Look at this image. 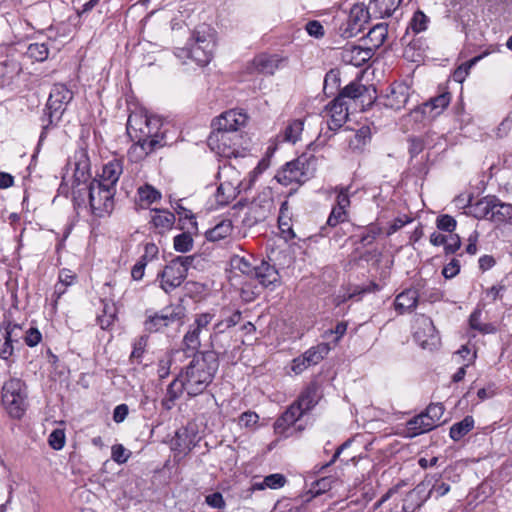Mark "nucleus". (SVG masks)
Instances as JSON below:
<instances>
[{"instance_id": "nucleus-1", "label": "nucleus", "mask_w": 512, "mask_h": 512, "mask_svg": "<svg viewBox=\"0 0 512 512\" xmlns=\"http://www.w3.org/2000/svg\"><path fill=\"white\" fill-rule=\"evenodd\" d=\"M218 370L217 357L213 352L195 355L185 371L180 374L189 396L203 393L212 382Z\"/></svg>"}, {"instance_id": "nucleus-2", "label": "nucleus", "mask_w": 512, "mask_h": 512, "mask_svg": "<svg viewBox=\"0 0 512 512\" xmlns=\"http://www.w3.org/2000/svg\"><path fill=\"white\" fill-rule=\"evenodd\" d=\"M215 36L213 28L205 24L200 25L194 30L187 47L177 48L175 56L183 63L190 59L199 66H206L214 55Z\"/></svg>"}, {"instance_id": "nucleus-3", "label": "nucleus", "mask_w": 512, "mask_h": 512, "mask_svg": "<svg viewBox=\"0 0 512 512\" xmlns=\"http://www.w3.org/2000/svg\"><path fill=\"white\" fill-rule=\"evenodd\" d=\"M127 134L131 141L158 140L160 145H168V124L158 116L148 115L142 111L132 112L127 121Z\"/></svg>"}, {"instance_id": "nucleus-4", "label": "nucleus", "mask_w": 512, "mask_h": 512, "mask_svg": "<svg viewBox=\"0 0 512 512\" xmlns=\"http://www.w3.org/2000/svg\"><path fill=\"white\" fill-rule=\"evenodd\" d=\"M315 166L316 159L314 155L303 153L282 166L274 178L283 186L301 185L313 175L316 169Z\"/></svg>"}, {"instance_id": "nucleus-5", "label": "nucleus", "mask_w": 512, "mask_h": 512, "mask_svg": "<svg viewBox=\"0 0 512 512\" xmlns=\"http://www.w3.org/2000/svg\"><path fill=\"white\" fill-rule=\"evenodd\" d=\"M214 314L210 312L200 313L195 316L193 323L183 338L184 346L189 350H197L201 346L202 339L208 338L210 345H214L219 334H215L212 321Z\"/></svg>"}, {"instance_id": "nucleus-6", "label": "nucleus", "mask_w": 512, "mask_h": 512, "mask_svg": "<svg viewBox=\"0 0 512 512\" xmlns=\"http://www.w3.org/2000/svg\"><path fill=\"white\" fill-rule=\"evenodd\" d=\"M193 259V256H178L171 260L163 271L158 274L160 287L166 293L173 291L183 283Z\"/></svg>"}, {"instance_id": "nucleus-7", "label": "nucleus", "mask_w": 512, "mask_h": 512, "mask_svg": "<svg viewBox=\"0 0 512 512\" xmlns=\"http://www.w3.org/2000/svg\"><path fill=\"white\" fill-rule=\"evenodd\" d=\"M86 194L91 213L96 217H105L113 211L115 189L106 187L94 179L86 188Z\"/></svg>"}, {"instance_id": "nucleus-8", "label": "nucleus", "mask_w": 512, "mask_h": 512, "mask_svg": "<svg viewBox=\"0 0 512 512\" xmlns=\"http://www.w3.org/2000/svg\"><path fill=\"white\" fill-rule=\"evenodd\" d=\"M25 384L17 378H11L2 388V401L13 418H20L26 409Z\"/></svg>"}, {"instance_id": "nucleus-9", "label": "nucleus", "mask_w": 512, "mask_h": 512, "mask_svg": "<svg viewBox=\"0 0 512 512\" xmlns=\"http://www.w3.org/2000/svg\"><path fill=\"white\" fill-rule=\"evenodd\" d=\"M185 315L186 309L183 305L172 304L161 309L159 312L149 314L144 322V327L150 333L158 332L175 323H181Z\"/></svg>"}, {"instance_id": "nucleus-10", "label": "nucleus", "mask_w": 512, "mask_h": 512, "mask_svg": "<svg viewBox=\"0 0 512 512\" xmlns=\"http://www.w3.org/2000/svg\"><path fill=\"white\" fill-rule=\"evenodd\" d=\"M207 142L211 151L220 157L237 158L240 155V137L236 133L214 129Z\"/></svg>"}, {"instance_id": "nucleus-11", "label": "nucleus", "mask_w": 512, "mask_h": 512, "mask_svg": "<svg viewBox=\"0 0 512 512\" xmlns=\"http://www.w3.org/2000/svg\"><path fill=\"white\" fill-rule=\"evenodd\" d=\"M23 328L19 324L8 323L0 327V357L8 360L15 352L22 347Z\"/></svg>"}, {"instance_id": "nucleus-12", "label": "nucleus", "mask_w": 512, "mask_h": 512, "mask_svg": "<svg viewBox=\"0 0 512 512\" xmlns=\"http://www.w3.org/2000/svg\"><path fill=\"white\" fill-rule=\"evenodd\" d=\"M451 100L449 93H442L429 101L423 103L421 106L415 108L410 117L415 122H423L425 120H432L439 116L449 105Z\"/></svg>"}, {"instance_id": "nucleus-13", "label": "nucleus", "mask_w": 512, "mask_h": 512, "mask_svg": "<svg viewBox=\"0 0 512 512\" xmlns=\"http://www.w3.org/2000/svg\"><path fill=\"white\" fill-rule=\"evenodd\" d=\"M424 491H425V488L423 487L422 484H420V485H417L416 488L411 490L409 493H407L406 498L404 499L403 507H402L403 511L404 512H412L416 508H419L431 494H435L436 497H442V496L446 495L450 491V485L445 482L436 481L435 484H433V486L431 487L428 496L421 499L420 495Z\"/></svg>"}, {"instance_id": "nucleus-14", "label": "nucleus", "mask_w": 512, "mask_h": 512, "mask_svg": "<svg viewBox=\"0 0 512 512\" xmlns=\"http://www.w3.org/2000/svg\"><path fill=\"white\" fill-rule=\"evenodd\" d=\"M73 99V93L64 84H55L51 89L48 101L47 110L50 118V123L53 118L59 119L65 110L66 105Z\"/></svg>"}, {"instance_id": "nucleus-15", "label": "nucleus", "mask_w": 512, "mask_h": 512, "mask_svg": "<svg viewBox=\"0 0 512 512\" xmlns=\"http://www.w3.org/2000/svg\"><path fill=\"white\" fill-rule=\"evenodd\" d=\"M369 11L360 5L351 8L347 22L340 27L341 36L351 38L357 36L365 28Z\"/></svg>"}, {"instance_id": "nucleus-16", "label": "nucleus", "mask_w": 512, "mask_h": 512, "mask_svg": "<svg viewBox=\"0 0 512 512\" xmlns=\"http://www.w3.org/2000/svg\"><path fill=\"white\" fill-rule=\"evenodd\" d=\"M296 406H289L286 411L275 421L274 432L280 438H288L296 432L303 430L302 426L295 427L300 417L296 414Z\"/></svg>"}, {"instance_id": "nucleus-17", "label": "nucleus", "mask_w": 512, "mask_h": 512, "mask_svg": "<svg viewBox=\"0 0 512 512\" xmlns=\"http://www.w3.org/2000/svg\"><path fill=\"white\" fill-rule=\"evenodd\" d=\"M326 109L329 115L327 121L329 130L336 131L341 128L348 118V107L345 100L342 97H336Z\"/></svg>"}, {"instance_id": "nucleus-18", "label": "nucleus", "mask_w": 512, "mask_h": 512, "mask_svg": "<svg viewBox=\"0 0 512 512\" xmlns=\"http://www.w3.org/2000/svg\"><path fill=\"white\" fill-rule=\"evenodd\" d=\"M247 121V115L238 110H229L222 113L214 122L215 130L235 133Z\"/></svg>"}, {"instance_id": "nucleus-19", "label": "nucleus", "mask_w": 512, "mask_h": 512, "mask_svg": "<svg viewBox=\"0 0 512 512\" xmlns=\"http://www.w3.org/2000/svg\"><path fill=\"white\" fill-rule=\"evenodd\" d=\"M162 147L163 146L160 145V142L156 139L140 142L133 141L127 155L131 162L138 163L144 160L149 154Z\"/></svg>"}, {"instance_id": "nucleus-20", "label": "nucleus", "mask_w": 512, "mask_h": 512, "mask_svg": "<svg viewBox=\"0 0 512 512\" xmlns=\"http://www.w3.org/2000/svg\"><path fill=\"white\" fill-rule=\"evenodd\" d=\"M372 54L373 53L370 48L348 46L342 52V59L347 64L360 67L372 57Z\"/></svg>"}, {"instance_id": "nucleus-21", "label": "nucleus", "mask_w": 512, "mask_h": 512, "mask_svg": "<svg viewBox=\"0 0 512 512\" xmlns=\"http://www.w3.org/2000/svg\"><path fill=\"white\" fill-rule=\"evenodd\" d=\"M252 278L257 279L264 287L275 285L280 281L278 270L265 261H262L260 265L255 266V272H253Z\"/></svg>"}, {"instance_id": "nucleus-22", "label": "nucleus", "mask_w": 512, "mask_h": 512, "mask_svg": "<svg viewBox=\"0 0 512 512\" xmlns=\"http://www.w3.org/2000/svg\"><path fill=\"white\" fill-rule=\"evenodd\" d=\"M318 402L317 389L314 386L308 387L302 392L298 400L290 406H296V414L301 418L309 412Z\"/></svg>"}, {"instance_id": "nucleus-23", "label": "nucleus", "mask_w": 512, "mask_h": 512, "mask_svg": "<svg viewBox=\"0 0 512 512\" xmlns=\"http://www.w3.org/2000/svg\"><path fill=\"white\" fill-rule=\"evenodd\" d=\"M417 322L423 328V332L419 328L415 332V337L421 342L422 347L426 348L428 345L434 344L437 336L432 320L429 317L421 315L417 319Z\"/></svg>"}, {"instance_id": "nucleus-24", "label": "nucleus", "mask_w": 512, "mask_h": 512, "mask_svg": "<svg viewBox=\"0 0 512 512\" xmlns=\"http://www.w3.org/2000/svg\"><path fill=\"white\" fill-rule=\"evenodd\" d=\"M418 292L415 289H406L396 296L395 309L400 314L412 312L418 304Z\"/></svg>"}, {"instance_id": "nucleus-25", "label": "nucleus", "mask_w": 512, "mask_h": 512, "mask_svg": "<svg viewBox=\"0 0 512 512\" xmlns=\"http://www.w3.org/2000/svg\"><path fill=\"white\" fill-rule=\"evenodd\" d=\"M152 212L153 214L151 216L150 223L158 233L162 234L173 227L175 223V216L173 213L159 209H154Z\"/></svg>"}, {"instance_id": "nucleus-26", "label": "nucleus", "mask_w": 512, "mask_h": 512, "mask_svg": "<svg viewBox=\"0 0 512 512\" xmlns=\"http://www.w3.org/2000/svg\"><path fill=\"white\" fill-rule=\"evenodd\" d=\"M409 100V87L398 84L392 87L391 93L387 96L386 106L394 110L403 108Z\"/></svg>"}, {"instance_id": "nucleus-27", "label": "nucleus", "mask_w": 512, "mask_h": 512, "mask_svg": "<svg viewBox=\"0 0 512 512\" xmlns=\"http://www.w3.org/2000/svg\"><path fill=\"white\" fill-rule=\"evenodd\" d=\"M122 174V166L118 161H111L104 165L100 179L96 180L98 183L106 187L115 189V185Z\"/></svg>"}, {"instance_id": "nucleus-28", "label": "nucleus", "mask_w": 512, "mask_h": 512, "mask_svg": "<svg viewBox=\"0 0 512 512\" xmlns=\"http://www.w3.org/2000/svg\"><path fill=\"white\" fill-rule=\"evenodd\" d=\"M186 390V385L181 376L175 378L167 387L166 395L162 399V406L166 410H170L175 405V401Z\"/></svg>"}, {"instance_id": "nucleus-29", "label": "nucleus", "mask_w": 512, "mask_h": 512, "mask_svg": "<svg viewBox=\"0 0 512 512\" xmlns=\"http://www.w3.org/2000/svg\"><path fill=\"white\" fill-rule=\"evenodd\" d=\"M278 59L275 56L261 54L256 56L251 64V69L258 73L273 75L278 69Z\"/></svg>"}, {"instance_id": "nucleus-30", "label": "nucleus", "mask_w": 512, "mask_h": 512, "mask_svg": "<svg viewBox=\"0 0 512 512\" xmlns=\"http://www.w3.org/2000/svg\"><path fill=\"white\" fill-rule=\"evenodd\" d=\"M401 0H372L369 9L380 18L390 17L399 7Z\"/></svg>"}, {"instance_id": "nucleus-31", "label": "nucleus", "mask_w": 512, "mask_h": 512, "mask_svg": "<svg viewBox=\"0 0 512 512\" xmlns=\"http://www.w3.org/2000/svg\"><path fill=\"white\" fill-rule=\"evenodd\" d=\"M233 225L231 220L224 219L218 222L213 228L205 232L206 239L211 242H217L230 236Z\"/></svg>"}, {"instance_id": "nucleus-32", "label": "nucleus", "mask_w": 512, "mask_h": 512, "mask_svg": "<svg viewBox=\"0 0 512 512\" xmlns=\"http://www.w3.org/2000/svg\"><path fill=\"white\" fill-rule=\"evenodd\" d=\"M304 124L305 119H294L289 121L282 133L283 141L291 144H295L299 141L304 130Z\"/></svg>"}, {"instance_id": "nucleus-33", "label": "nucleus", "mask_w": 512, "mask_h": 512, "mask_svg": "<svg viewBox=\"0 0 512 512\" xmlns=\"http://www.w3.org/2000/svg\"><path fill=\"white\" fill-rule=\"evenodd\" d=\"M239 194V181L236 184L223 182L217 189L216 199L221 205H226L234 200Z\"/></svg>"}, {"instance_id": "nucleus-34", "label": "nucleus", "mask_w": 512, "mask_h": 512, "mask_svg": "<svg viewBox=\"0 0 512 512\" xmlns=\"http://www.w3.org/2000/svg\"><path fill=\"white\" fill-rule=\"evenodd\" d=\"M139 205L148 208L151 204L161 199V193L149 184L140 186L137 190Z\"/></svg>"}, {"instance_id": "nucleus-35", "label": "nucleus", "mask_w": 512, "mask_h": 512, "mask_svg": "<svg viewBox=\"0 0 512 512\" xmlns=\"http://www.w3.org/2000/svg\"><path fill=\"white\" fill-rule=\"evenodd\" d=\"M474 427V419L472 416H466L461 421L453 424L450 428L449 435L454 441L461 440Z\"/></svg>"}, {"instance_id": "nucleus-36", "label": "nucleus", "mask_w": 512, "mask_h": 512, "mask_svg": "<svg viewBox=\"0 0 512 512\" xmlns=\"http://www.w3.org/2000/svg\"><path fill=\"white\" fill-rule=\"evenodd\" d=\"M512 217V205L503 203L496 198L493 204V210L490 214V220L495 223H503Z\"/></svg>"}, {"instance_id": "nucleus-37", "label": "nucleus", "mask_w": 512, "mask_h": 512, "mask_svg": "<svg viewBox=\"0 0 512 512\" xmlns=\"http://www.w3.org/2000/svg\"><path fill=\"white\" fill-rule=\"evenodd\" d=\"M432 424L424 423L423 417L415 416L412 419H410L406 424V436L413 438L415 436H418L420 434L426 433L431 431Z\"/></svg>"}, {"instance_id": "nucleus-38", "label": "nucleus", "mask_w": 512, "mask_h": 512, "mask_svg": "<svg viewBox=\"0 0 512 512\" xmlns=\"http://www.w3.org/2000/svg\"><path fill=\"white\" fill-rule=\"evenodd\" d=\"M330 351V347L326 343L318 344L317 346L309 348L303 356L306 363L310 366L318 364Z\"/></svg>"}, {"instance_id": "nucleus-39", "label": "nucleus", "mask_w": 512, "mask_h": 512, "mask_svg": "<svg viewBox=\"0 0 512 512\" xmlns=\"http://www.w3.org/2000/svg\"><path fill=\"white\" fill-rule=\"evenodd\" d=\"M230 266L232 271H238L241 274L246 275L250 278H252L253 272H255V266L252 265L250 260L239 255H234L233 257H231Z\"/></svg>"}, {"instance_id": "nucleus-40", "label": "nucleus", "mask_w": 512, "mask_h": 512, "mask_svg": "<svg viewBox=\"0 0 512 512\" xmlns=\"http://www.w3.org/2000/svg\"><path fill=\"white\" fill-rule=\"evenodd\" d=\"M496 203V197L487 196L479 200L474 206V214L477 218L490 220V214L493 210V204Z\"/></svg>"}, {"instance_id": "nucleus-41", "label": "nucleus", "mask_w": 512, "mask_h": 512, "mask_svg": "<svg viewBox=\"0 0 512 512\" xmlns=\"http://www.w3.org/2000/svg\"><path fill=\"white\" fill-rule=\"evenodd\" d=\"M6 20L13 32L18 35H26L34 29L29 20L21 19L17 15H6Z\"/></svg>"}, {"instance_id": "nucleus-42", "label": "nucleus", "mask_w": 512, "mask_h": 512, "mask_svg": "<svg viewBox=\"0 0 512 512\" xmlns=\"http://www.w3.org/2000/svg\"><path fill=\"white\" fill-rule=\"evenodd\" d=\"M489 54V52H484L478 56H475L473 57L472 59H470L469 61H467L466 63L460 65L453 73V79L458 82V83H462L466 77L468 76L469 74V70L477 63L479 62L481 59H483L485 56H487Z\"/></svg>"}, {"instance_id": "nucleus-43", "label": "nucleus", "mask_w": 512, "mask_h": 512, "mask_svg": "<svg viewBox=\"0 0 512 512\" xmlns=\"http://www.w3.org/2000/svg\"><path fill=\"white\" fill-rule=\"evenodd\" d=\"M481 310H475L469 317V325L472 329L479 331L482 334H490L496 331V328L491 323H482Z\"/></svg>"}, {"instance_id": "nucleus-44", "label": "nucleus", "mask_w": 512, "mask_h": 512, "mask_svg": "<svg viewBox=\"0 0 512 512\" xmlns=\"http://www.w3.org/2000/svg\"><path fill=\"white\" fill-rule=\"evenodd\" d=\"M287 480L284 475L280 473L270 474L266 476L261 483H256L257 489H279L286 484Z\"/></svg>"}, {"instance_id": "nucleus-45", "label": "nucleus", "mask_w": 512, "mask_h": 512, "mask_svg": "<svg viewBox=\"0 0 512 512\" xmlns=\"http://www.w3.org/2000/svg\"><path fill=\"white\" fill-rule=\"evenodd\" d=\"M27 55L35 61H45L49 56V48L46 43H32L28 46Z\"/></svg>"}, {"instance_id": "nucleus-46", "label": "nucleus", "mask_w": 512, "mask_h": 512, "mask_svg": "<svg viewBox=\"0 0 512 512\" xmlns=\"http://www.w3.org/2000/svg\"><path fill=\"white\" fill-rule=\"evenodd\" d=\"M425 418L432 420L429 424H432V428L439 426L442 421L441 418L444 414V406L441 403L430 404L426 410Z\"/></svg>"}, {"instance_id": "nucleus-47", "label": "nucleus", "mask_w": 512, "mask_h": 512, "mask_svg": "<svg viewBox=\"0 0 512 512\" xmlns=\"http://www.w3.org/2000/svg\"><path fill=\"white\" fill-rule=\"evenodd\" d=\"M387 26L385 24H377L368 32V38L374 46H381L387 38Z\"/></svg>"}, {"instance_id": "nucleus-48", "label": "nucleus", "mask_w": 512, "mask_h": 512, "mask_svg": "<svg viewBox=\"0 0 512 512\" xmlns=\"http://www.w3.org/2000/svg\"><path fill=\"white\" fill-rule=\"evenodd\" d=\"M364 91H366V87L354 81L345 86L338 97H342L343 100H345V98L356 99L362 96Z\"/></svg>"}, {"instance_id": "nucleus-49", "label": "nucleus", "mask_w": 512, "mask_h": 512, "mask_svg": "<svg viewBox=\"0 0 512 512\" xmlns=\"http://www.w3.org/2000/svg\"><path fill=\"white\" fill-rule=\"evenodd\" d=\"M193 247V239L189 233H182L174 237V248L178 252L186 253Z\"/></svg>"}, {"instance_id": "nucleus-50", "label": "nucleus", "mask_w": 512, "mask_h": 512, "mask_svg": "<svg viewBox=\"0 0 512 512\" xmlns=\"http://www.w3.org/2000/svg\"><path fill=\"white\" fill-rule=\"evenodd\" d=\"M428 17L420 10L416 11L410 21V27L415 33H420L427 28Z\"/></svg>"}, {"instance_id": "nucleus-51", "label": "nucleus", "mask_w": 512, "mask_h": 512, "mask_svg": "<svg viewBox=\"0 0 512 512\" xmlns=\"http://www.w3.org/2000/svg\"><path fill=\"white\" fill-rule=\"evenodd\" d=\"M241 318V313L236 311L229 318L214 323L215 334H221L226 328H230L238 324Z\"/></svg>"}, {"instance_id": "nucleus-52", "label": "nucleus", "mask_w": 512, "mask_h": 512, "mask_svg": "<svg viewBox=\"0 0 512 512\" xmlns=\"http://www.w3.org/2000/svg\"><path fill=\"white\" fill-rule=\"evenodd\" d=\"M348 219L347 210L334 206L327 220L329 226H336L339 223L345 222Z\"/></svg>"}, {"instance_id": "nucleus-53", "label": "nucleus", "mask_w": 512, "mask_h": 512, "mask_svg": "<svg viewBox=\"0 0 512 512\" xmlns=\"http://www.w3.org/2000/svg\"><path fill=\"white\" fill-rule=\"evenodd\" d=\"M65 440V433L62 429L53 430L48 438L49 445L54 450H61L65 445Z\"/></svg>"}, {"instance_id": "nucleus-54", "label": "nucleus", "mask_w": 512, "mask_h": 512, "mask_svg": "<svg viewBox=\"0 0 512 512\" xmlns=\"http://www.w3.org/2000/svg\"><path fill=\"white\" fill-rule=\"evenodd\" d=\"M159 253V249L154 243H146L144 246V253L138 260V262H142V264L147 265L149 262L153 261L157 258Z\"/></svg>"}, {"instance_id": "nucleus-55", "label": "nucleus", "mask_w": 512, "mask_h": 512, "mask_svg": "<svg viewBox=\"0 0 512 512\" xmlns=\"http://www.w3.org/2000/svg\"><path fill=\"white\" fill-rule=\"evenodd\" d=\"M114 307L104 306V314L98 316L97 320L102 329H108L114 322Z\"/></svg>"}, {"instance_id": "nucleus-56", "label": "nucleus", "mask_w": 512, "mask_h": 512, "mask_svg": "<svg viewBox=\"0 0 512 512\" xmlns=\"http://www.w3.org/2000/svg\"><path fill=\"white\" fill-rule=\"evenodd\" d=\"M259 421L257 413L252 411H246L239 416L238 423L241 427L254 428Z\"/></svg>"}, {"instance_id": "nucleus-57", "label": "nucleus", "mask_w": 512, "mask_h": 512, "mask_svg": "<svg viewBox=\"0 0 512 512\" xmlns=\"http://www.w3.org/2000/svg\"><path fill=\"white\" fill-rule=\"evenodd\" d=\"M456 220L448 215H441L437 218V228L442 231L452 232L456 228Z\"/></svg>"}, {"instance_id": "nucleus-58", "label": "nucleus", "mask_w": 512, "mask_h": 512, "mask_svg": "<svg viewBox=\"0 0 512 512\" xmlns=\"http://www.w3.org/2000/svg\"><path fill=\"white\" fill-rule=\"evenodd\" d=\"M335 191L337 192L336 206L347 210L350 206L349 187H336Z\"/></svg>"}, {"instance_id": "nucleus-59", "label": "nucleus", "mask_w": 512, "mask_h": 512, "mask_svg": "<svg viewBox=\"0 0 512 512\" xmlns=\"http://www.w3.org/2000/svg\"><path fill=\"white\" fill-rule=\"evenodd\" d=\"M111 452L112 459L118 464L125 463L129 458V453H127V450L121 444H116L112 446Z\"/></svg>"}, {"instance_id": "nucleus-60", "label": "nucleus", "mask_w": 512, "mask_h": 512, "mask_svg": "<svg viewBox=\"0 0 512 512\" xmlns=\"http://www.w3.org/2000/svg\"><path fill=\"white\" fill-rule=\"evenodd\" d=\"M369 139L370 129L368 127H362L355 133L354 139L350 141V144L358 148L361 145H365Z\"/></svg>"}, {"instance_id": "nucleus-61", "label": "nucleus", "mask_w": 512, "mask_h": 512, "mask_svg": "<svg viewBox=\"0 0 512 512\" xmlns=\"http://www.w3.org/2000/svg\"><path fill=\"white\" fill-rule=\"evenodd\" d=\"M407 483L402 480L393 487H391L381 498L374 504V510L378 509L383 503H385L388 499H390L394 494H396L402 487L406 486Z\"/></svg>"}, {"instance_id": "nucleus-62", "label": "nucleus", "mask_w": 512, "mask_h": 512, "mask_svg": "<svg viewBox=\"0 0 512 512\" xmlns=\"http://www.w3.org/2000/svg\"><path fill=\"white\" fill-rule=\"evenodd\" d=\"M23 338L28 346L34 347L41 341L42 335L38 329L30 328L25 335L23 334Z\"/></svg>"}, {"instance_id": "nucleus-63", "label": "nucleus", "mask_w": 512, "mask_h": 512, "mask_svg": "<svg viewBox=\"0 0 512 512\" xmlns=\"http://www.w3.org/2000/svg\"><path fill=\"white\" fill-rule=\"evenodd\" d=\"M205 502L212 508L223 509L225 507V501L223 496L219 492L209 494L205 498Z\"/></svg>"}, {"instance_id": "nucleus-64", "label": "nucleus", "mask_w": 512, "mask_h": 512, "mask_svg": "<svg viewBox=\"0 0 512 512\" xmlns=\"http://www.w3.org/2000/svg\"><path fill=\"white\" fill-rule=\"evenodd\" d=\"M306 31L310 36L321 38L324 36V27L319 21L313 20L306 24Z\"/></svg>"}]
</instances>
